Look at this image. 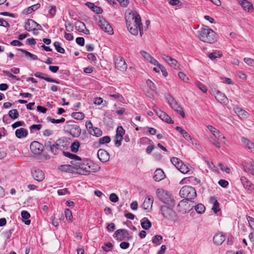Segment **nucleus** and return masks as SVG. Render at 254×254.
<instances>
[{"label": "nucleus", "instance_id": "a18cd8bd", "mask_svg": "<svg viewBox=\"0 0 254 254\" xmlns=\"http://www.w3.org/2000/svg\"><path fill=\"white\" fill-rule=\"evenodd\" d=\"M113 248V244L110 242L104 243V246L102 247V249L105 252L111 251Z\"/></svg>", "mask_w": 254, "mask_h": 254}, {"label": "nucleus", "instance_id": "f03ea898", "mask_svg": "<svg viewBox=\"0 0 254 254\" xmlns=\"http://www.w3.org/2000/svg\"><path fill=\"white\" fill-rule=\"evenodd\" d=\"M197 36L200 41L209 44L215 43L218 39L216 33L205 25H202L197 31Z\"/></svg>", "mask_w": 254, "mask_h": 254}, {"label": "nucleus", "instance_id": "ea45409f", "mask_svg": "<svg viewBox=\"0 0 254 254\" xmlns=\"http://www.w3.org/2000/svg\"><path fill=\"white\" fill-rule=\"evenodd\" d=\"M80 147V142L78 140L74 141L70 146V150L73 153H76Z\"/></svg>", "mask_w": 254, "mask_h": 254}, {"label": "nucleus", "instance_id": "aec40b11", "mask_svg": "<svg viewBox=\"0 0 254 254\" xmlns=\"http://www.w3.org/2000/svg\"><path fill=\"white\" fill-rule=\"evenodd\" d=\"M63 153L65 156L72 160L70 161V163L72 165L77 166V164H78L77 163L81 161V158L75 154H72L69 152L64 151L63 152Z\"/></svg>", "mask_w": 254, "mask_h": 254}, {"label": "nucleus", "instance_id": "de8ad7c7", "mask_svg": "<svg viewBox=\"0 0 254 254\" xmlns=\"http://www.w3.org/2000/svg\"><path fill=\"white\" fill-rule=\"evenodd\" d=\"M71 116L73 118L81 120L84 119V115L81 112H74L71 114Z\"/></svg>", "mask_w": 254, "mask_h": 254}, {"label": "nucleus", "instance_id": "6e6d98bb", "mask_svg": "<svg viewBox=\"0 0 254 254\" xmlns=\"http://www.w3.org/2000/svg\"><path fill=\"white\" fill-rule=\"evenodd\" d=\"M111 141V138L109 136H105L99 139V143L104 144L105 143H109Z\"/></svg>", "mask_w": 254, "mask_h": 254}, {"label": "nucleus", "instance_id": "3c124183", "mask_svg": "<svg viewBox=\"0 0 254 254\" xmlns=\"http://www.w3.org/2000/svg\"><path fill=\"white\" fill-rule=\"evenodd\" d=\"M171 162L177 169L183 162L182 161L176 157H172L171 159Z\"/></svg>", "mask_w": 254, "mask_h": 254}, {"label": "nucleus", "instance_id": "052dcab7", "mask_svg": "<svg viewBox=\"0 0 254 254\" xmlns=\"http://www.w3.org/2000/svg\"><path fill=\"white\" fill-rule=\"evenodd\" d=\"M64 214L66 218L68 219L70 222H71L72 218L71 211L69 209L66 208L64 210Z\"/></svg>", "mask_w": 254, "mask_h": 254}, {"label": "nucleus", "instance_id": "2f4dec72", "mask_svg": "<svg viewBox=\"0 0 254 254\" xmlns=\"http://www.w3.org/2000/svg\"><path fill=\"white\" fill-rule=\"evenodd\" d=\"M40 4L37 3L36 4L33 5L31 6H29V7L24 9L23 10L22 13H23V14H30V13H32V12L38 9L39 8H40Z\"/></svg>", "mask_w": 254, "mask_h": 254}, {"label": "nucleus", "instance_id": "864d4df0", "mask_svg": "<svg viewBox=\"0 0 254 254\" xmlns=\"http://www.w3.org/2000/svg\"><path fill=\"white\" fill-rule=\"evenodd\" d=\"M195 85L203 93H206L207 91V89L206 86L200 82L199 81H197L195 83Z\"/></svg>", "mask_w": 254, "mask_h": 254}, {"label": "nucleus", "instance_id": "9d476101", "mask_svg": "<svg viewBox=\"0 0 254 254\" xmlns=\"http://www.w3.org/2000/svg\"><path fill=\"white\" fill-rule=\"evenodd\" d=\"M114 237L120 241L125 239L130 240L132 238V236L129 235L128 231L126 229H119L117 230L115 232Z\"/></svg>", "mask_w": 254, "mask_h": 254}, {"label": "nucleus", "instance_id": "f257e3e1", "mask_svg": "<svg viewBox=\"0 0 254 254\" xmlns=\"http://www.w3.org/2000/svg\"><path fill=\"white\" fill-rule=\"evenodd\" d=\"M126 24L129 32L133 35L138 34V29L139 25H142L141 18L136 11L129 12L126 15Z\"/></svg>", "mask_w": 254, "mask_h": 254}, {"label": "nucleus", "instance_id": "4468645a", "mask_svg": "<svg viewBox=\"0 0 254 254\" xmlns=\"http://www.w3.org/2000/svg\"><path fill=\"white\" fill-rule=\"evenodd\" d=\"M240 181L245 188L249 193H254V185L246 177L242 176Z\"/></svg>", "mask_w": 254, "mask_h": 254}, {"label": "nucleus", "instance_id": "ddd939ff", "mask_svg": "<svg viewBox=\"0 0 254 254\" xmlns=\"http://www.w3.org/2000/svg\"><path fill=\"white\" fill-rule=\"evenodd\" d=\"M125 133V130L122 126H119L117 127L115 139V144L116 146L119 147L121 145L122 141Z\"/></svg>", "mask_w": 254, "mask_h": 254}, {"label": "nucleus", "instance_id": "4c0bfd02", "mask_svg": "<svg viewBox=\"0 0 254 254\" xmlns=\"http://www.w3.org/2000/svg\"><path fill=\"white\" fill-rule=\"evenodd\" d=\"M21 215L22 218L23 219L25 220V221H24V223L27 225H29L31 223V221L28 219L30 217V215L29 213L28 212H27V211L23 210L21 212Z\"/></svg>", "mask_w": 254, "mask_h": 254}, {"label": "nucleus", "instance_id": "1a4fd4ad", "mask_svg": "<svg viewBox=\"0 0 254 254\" xmlns=\"http://www.w3.org/2000/svg\"><path fill=\"white\" fill-rule=\"evenodd\" d=\"M98 25L105 32L110 35L113 34V30L112 26L104 18L100 17L98 21Z\"/></svg>", "mask_w": 254, "mask_h": 254}, {"label": "nucleus", "instance_id": "a878e982", "mask_svg": "<svg viewBox=\"0 0 254 254\" xmlns=\"http://www.w3.org/2000/svg\"><path fill=\"white\" fill-rule=\"evenodd\" d=\"M191 166L189 165L185 164L183 162L181 164L178 169L183 174L189 173L192 174V172L191 170Z\"/></svg>", "mask_w": 254, "mask_h": 254}, {"label": "nucleus", "instance_id": "13d9d810", "mask_svg": "<svg viewBox=\"0 0 254 254\" xmlns=\"http://www.w3.org/2000/svg\"><path fill=\"white\" fill-rule=\"evenodd\" d=\"M156 66H157L161 70V72H162V74L164 76L166 77L168 75V72L165 68V67L162 65L161 64H159L158 62L157 64H156Z\"/></svg>", "mask_w": 254, "mask_h": 254}, {"label": "nucleus", "instance_id": "473e14b6", "mask_svg": "<svg viewBox=\"0 0 254 254\" xmlns=\"http://www.w3.org/2000/svg\"><path fill=\"white\" fill-rule=\"evenodd\" d=\"M140 222L141 227L145 230H148L151 227V222L146 217L143 218Z\"/></svg>", "mask_w": 254, "mask_h": 254}, {"label": "nucleus", "instance_id": "5701e85b", "mask_svg": "<svg viewBox=\"0 0 254 254\" xmlns=\"http://www.w3.org/2000/svg\"><path fill=\"white\" fill-rule=\"evenodd\" d=\"M140 54L143 56V57L149 63L156 65V64H158V61L154 59L149 53L144 51H141L140 52Z\"/></svg>", "mask_w": 254, "mask_h": 254}, {"label": "nucleus", "instance_id": "49530a36", "mask_svg": "<svg viewBox=\"0 0 254 254\" xmlns=\"http://www.w3.org/2000/svg\"><path fill=\"white\" fill-rule=\"evenodd\" d=\"M8 115L9 117L13 120L17 119L19 117V113L16 109H12L9 111Z\"/></svg>", "mask_w": 254, "mask_h": 254}, {"label": "nucleus", "instance_id": "6e6552de", "mask_svg": "<svg viewBox=\"0 0 254 254\" xmlns=\"http://www.w3.org/2000/svg\"><path fill=\"white\" fill-rule=\"evenodd\" d=\"M44 146L46 150L51 152L54 155L57 154L60 149V146L57 143V141L55 143H53L50 140L46 141Z\"/></svg>", "mask_w": 254, "mask_h": 254}, {"label": "nucleus", "instance_id": "0eeeda50", "mask_svg": "<svg viewBox=\"0 0 254 254\" xmlns=\"http://www.w3.org/2000/svg\"><path fill=\"white\" fill-rule=\"evenodd\" d=\"M193 207V206H190L188 200L183 199L178 204L177 210L182 214H185L190 210Z\"/></svg>", "mask_w": 254, "mask_h": 254}, {"label": "nucleus", "instance_id": "4be33fe9", "mask_svg": "<svg viewBox=\"0 0 254 254\" xmlns=\"http://www.w3.org/2000/svg\"><path fill=\"white\" fill-rule=\"evenodd\" d=\"M153 203V197L147 196L145 198L142 203V207L144 209L146 210L147 211H149L152 208Z\"/></svg>", "mask_w": 254, "mask_h": 254}, {"label": "nucleus", "instance_id": "37998d69", "mask_svg": "<svg viewBox=\"0 0 254 254\" xmlns=\"http://www.w3.org/2000/svg\"><path fill=\"white\" fill-rule=\"evenodd\" d=\"M236 113L237 114L238 116L241 117V118H245L248 116V113L245 110L239 109L237 108L236 110Z\"/></svg>", "mask_w": 254, "mask_h": 254}, {"label": "nucleus", "instance_id": "dca6fc26", "mask_svg": "<svg viewBox=\"0 0 254 254\" xmlns=\"http://www.w3.org/2000/svg\"><path fill=\"white\" fill-rule=\"evenodd\" d=\"M115 65L116 68L120 71H125L127 67L124 59L121 57H118L115 59Z\"/></svg>", "mask_w": 254, "mask_h": 254}, {"label": "nucleus", "instance_id": "e2e57ef3", "mask_svg": "<svg viewBox=\"0 0 254 254\" xmlns=\"http://www.w3.org/2000/svg\"><path fill=\"white\" fill-rule=\"evenodd\" d=\"M146 84L152 91H155L156 89V86L154 83L151 80H150V79L147 80Z\"/></svg>", "mask_w": 254, "mask_h": 254}, {"label": "nucleus", "instance_id": "2eb2a0df", "mask_svg": "<svg viewBox=\"0 0 254 254\" xmlns=\"http://www.w3.org/2000/svg\"><path fill=\"white\" fill-rule=\"evenodd\" d=\"M160 56L172 67L175 69H178L179 64L176 60L164 54H160Z\"/></svg>", "mask_w": 254, "mask_h": 254}, {"label": "nucleus", "instance_id": "c756f323", "mask_svg": "<svg viewBox=\"0 0 254 254\" xmlns=\"http://www.w3.org/2000/svg\"><path fill=\"white\" fill-rule=\"evenodd\" d=\"M215 97L221 103H226L228 101V99L225 95L219 91L216 92Z\"/></svg>", "mask_w": 254, "mask_h": 254}, {"label": "nucleus", "instance_id": "c85d7f7f", "mask_svg": "<svg viewBox=\"0 0 254 254\" xmlns=\"http://www.w3.org/2000/svg\"><path fill=\"white\" fill-rule=\"evenodd\" d=\"M244 171L254 176V162H251L244 165Z\"/></svg>", "mask_w": 254, "mask_h": 254}, {"label": "nucleus", "instance_id": "79ce46f5", "mask_svg": "<svg viewBox=\"0 0 254 254\" xmlns=\"http://www.w3.org/2000/svg\"><path fill=\"white\" fill-rule=\"evenodd\" d=\"M75 27L77 30L81 32L85 29V24L81 21H78L75 23Z\"/></svg>", "mask_w": 254, "mask_h": 254}, {"label": "nucleus", "instance_id": "412c9836", "mask_svg": "<svg viewBox=\"0 0 254 254\" xmlns=\"http://www.w3.org/2000/svg\"><path fill=\"white\" fill-rule=\"evenodd\" d=\"M97 155L99 159L102 162H107L110 158L109 153L104 149H99L98 151Z\"/></svg>", "mask_w": 254, "mask_h": 254}, {"label": "nucleus", "instance_id": "58836bf2", "mask_svg": "<svg viewBox=\"0 0 254 254\" xmlns=\"http://www.w3.org/2000/svg\"><path fill=\"white\" fill-rule=\"evenodd\" d=\"M89 133L91 135L99 137L102 135V131L99 128L94 127L91 129H90Z\"/></svg>", "mask_w": 254, "mask_h": 254}, {"label": "nucleus", "instance_id": "6ab92c4d", "mask_svg": "<svg viewBox=\"0 0 254 254\" xmlns=\"http://www.w3.org/2000/svg\"><path fill=\"white\" fill-rule=\"evenodd\" d=\"M35 21L31 19H27L25 22L24 28L27 31H32L33 33L35 35L38 34V32H36L35 29Z\"/></svg>", "mask_w": 254, "mask_h": 254}, {"label": "nucleus", "instance_id": "e433bc0d", "mask_svg": "<svg viewBox=\"0 0 254 254\" xmlns=\"http://www.w3.org/2000/svg\"><path fill=\"white\" fill-rule=\"evenodd\" d=\"M175 129L181 134H182L186 140H187V139H189L190 136V135L182 127H175Z\"/></svg>", "mask_w": 254, "mask_h": 254}, {"label": "nucleus", "instance_id": "423d86ee", "mask_svg": "<svg viewBox=\"0 0 254 254\" xmlns=\"http://www.w3.org/2000/svg\"><path fill=\"white\" fill-rule=\"evenodd\" d=\"M160 211L165 219L173 221L176 220L177 214L171 207L165 205L161 206L160 208Z\"/></svg>", "mask_w": 254, "mask_h": 254}, {"label": "nucleus", "instance_id": "8fccbe9b", "mask_svg": "<svg viewBox=\"0 0 254 254\" xmlns=\"http://www.w3.org/2000/svg\"><path fill=\"white\" fill-rule=\"evenodd\" d=\"M187 140L191 143L192 145H193L196 148L199 149V147H200L198 142L196 140L192 138L191 136H190L189 139H187Z\"/></svg>", "mask_w": 254, "mask_h": 254}, {"label": "nucleus", "instance_id": "7c9ffc66", "mask_svg": "<svg viewBox=\"0 0 254 254\" xmlns=\"http://www.w3.org/2000/svg\"><path fill=\"white\" fill-rule=\"evenodd\" d=\"M27 130L24 128H20L15 131V135L18 138H22L26 137L27 136Z\"/></svg>", "mask_w": 254, "mask_h": 254}, {"label": "nucleus", "instance_id": "603ef678", "mask_svg": "<svg viewBox=\"0 0 254 254\" xmlns=\"http://www.w3.org/2000/svg\"><path fill=\"white\" fill-rule=\"evenodd\" d=\"M80 172V168L79 167L74 165H71V168H69V171H68V173H70L71 174H79Z\"/></svg>", "mask_w": 254, "mask_h": 254}, {"label": "nucleus", "instance_id": "b1692460", "mask_svg": "<svg viewBox=\"0 0 254 254\" xmlns=\"http://www.w3.org/2000/svg\"><path fill=\"white\" fill-rule=\"evenodd\" d=\"M69 132L73 137H77L81 134V129L78 126L76 125H70Z\"/></svg>", "mask_w": 254, "mask_h": 254}, {"label": "nucleus", "instance_id": "a19ab883", "mask_svg": "<svg viewBox=\"0 0 254 254\" xmlns=\"http://www.w3.org/2000/svg\"><path fill=\"white\" fill-rule=\"evenodd\" d=\"M222 53L219 51H215L208 55V57L212 60H214L216 58L221 57Z\"/></svg>", "mask_w": 254, "mask_h": 254}, {"label": "nucleus", "instance_id": "72a5a7b5", "mask_svg": "<svg viewBox=\"0 0 254 254\" xmlns=\"http://www.w3.org/2000/svg\"><path fill=\"white\" fill-rule=\"evenodd\" d=\"M43 74H44L42 73L38 72L34 74V76L35 77H38V78H40L41 79H43L48 82L56 83L57 84H59L60 83L59 81H58V80H57L55 79L50 78V77H44V76H42V75H43Z\"/></svg>", "mask_w": 254, "mask_h": 254}, {"label": "nucleus", "instance_id": "cd10ccee", "mask_svg": "<svg viewBox=\"0 0 254 254\" xmlns=\"http://www.w3.org/2000/svg\"><path fill=\"white\" fill-rule=\"evenodd\" d=\"M239 2L245 11L250 12L253 8V4L247 0H240Z\"/></svg>", "mask_w": 254, "mask_h": 254}, {"label": "nucleus", "instance_id": "f8f14e48", "mask_svg": "<svg viewBox=\"0 0 254 254\" xmlns=\"http://www.w3.org/2000/svg\"><path fill=\"white\" fill-rule=\"evenodd\" d=\"M168 103L170 107L183 118H185V114L182 107L177 103L176 101L172 97L168 99Z\"/></svg>", "mask_w": 254, "mask_h": 254}, {"label": "nucleus", "instance_id": "0e129e2a", "mask_svg": "<svg viewBox=\"0 0 254 254\" xmlns=\"http://www.w3.org/2000/svg\"><path fill=\"white\" fill-rule=\"evenodd\" d=\"M178 76L179 78L183 80L184 82H188L189 80V78L187 76L185 73L183 72H179L178 73Z\"/></svg>", "mask_w": 254, "mask_h": 254}, {"label": "nucleus", "instance_id": "c9c22d12", "mask_svg": "<svg viewBox=\"0 0 254 254\" xmlns=\"http://www.w3.org/2000/svg\"><path fill=\"white\" fill-rule=\"evenodd\" d=\"M242 141L251 152L254 153V143L246 138H243Z\"/></svg>", "mask_w": 254, "mask_h": 254}, {"label": "nucleus", "instance_id": "20e7f679", "mask_svg": "<svg viewBox=\"0 0 254 254\" xmlns=\"http://www.w3.org/2000/svg\"><path fill=\"white\" fill-rule=\"evenodd\" d=\"M77 164L76 166L80 168V172H78L80 175H86L91 172H95L99 169L96 165L91 162H83L81 159V161Z\"/></svg>", "mask_w": 254, "mask_h": 254}, {"label": "nucleus", "instance_id": "5fc2aeb1", "mask_svg": "<svg viewBox=\"0 0 254 254\" xmlns=\"http://www.w3.org/2000/svg\"><path fill=\"white\" fill-rule=\"evenodd\" d=\"M163 237L159 235H156L154 236L152 240V243L156 245H159L160 244V241L162 240Z\"/></svg>", "mask_w": 254, "mask_h": 254}, {"label": "nucleus", "instance_id": "bf43d9fd", "mask_svg": "<svg viewBox=\"0 0 254 254\" xmlns=\"http://www.w3.org/2000/svg\"><path fill=\"white\" fill-rule=\"evenodd\" d=\"M42 125L41 124L38 125H33L29 127L31 132H33L35 130H39L41 129Z\"/></svg>", "mask_w": 254, "mask_h": 254}, {"label": "nucleus", "instance_id": "9b49d317", "mask_svg": "<svg viewBox=\"0 0 254 254\" xmlns=\"http://www.w3.org/2000/svg\"><path fill=\"white\" fill-rule=\"evenodd\" d=\"M153 111L162 120L165 121L168 124H174V121L172 120L171 118L160 109L156 107H154L153 108Z\"/></svg>", "mask_w": 254, "mask_h": 254}, {"label": "nucleus", "instance_id": "393cba45", "mask_svg": "<svg viewBox=\"0 0 254 254\" xmlns=\"http://www.w3.org/2000/svg\"><path fill=\"white\" fill-rule=\"evenodd\" d=\"M165 177V175L163 171L161 169H157L154 173L153 179L155 181L159 182L162 180Z\"/></svg>", "mask_w": 254, "mask_h": 254}, {"label": "nucleus", "instance_id": "39448f33", "mask_svg": "<svg viewBox=\"0 0 254 254\" xmlns=\"http://www.w3.org/2000/svg\"><path fill=\"white\" fill-rule=\"evenodd\" d=\"M180 195L187 200H190L196 196V190L194 188L190 186H185L182 188L180 191Z\"/></svg>", "mask_w": 254, "mask_h": 254}, {"label": "nucleus", "instance_id": "69168bd1", "mask_svg": "<svg viewBox=\"0 0 254 254\" xmlns=\"http://www.w3.org/2000/svg\"><path fill=\"white\" fill-rule=\"evenodd\" d=\"M110 96L113 97L114 98L116 99H118L119 101H121L122 100L124 99L123 96L120 94L118 93H116L115 94H111V92L110 91Z\"/></svg>", "mask_w": 254, "mask_h": 254}, {"label": "nucleus", "instance_id": "bb28decb", "mask_svg": "<svg viewBox=\"0 0 254 254\" xmlns=\"http://www.w3.org/2000/svg\"><path fill=\"white\" fill-rule=\"evenodd\" d=\"M225 240V235L221 233L216 234L213 237V242L215 244L217 245H221L224 242Z\"/></svg>", "mask_w": 254, "mask_h": 254}, {"label": "nucleus", "instance_id": "f704fd0d", "mask_svg": "<svg viewBox=\"0 0 254 254\" xmlns=\"http://www.w3.org/2000/svg\"><path fill=\"white\" fill-rule=\"evenodd\" d=\"M210 201L213 204L212 209L215 213H217L220 210L219 208V203L214 196L210 197Z\"/></svg>", "mask_w": 254, "mask_h": 254}, {"label": "nucleus", "instance_id": "680f3d73", "mask_svg": "<svg viewBox=\"0 0 254 254\" xmlns=\"http://www.w3.org/2000/svg\"><path fill=\"white\" fill-rule=\"evenodd\" d=\"M213 135L218 141H221L222 139L225 138V136L218 130L214 133Z\"/></svg>", "mask_w": 254, "mask_h": 254}, {"label": "nucleus", "instance_id": "a211bd4d", "mask_svg": "<svg viewBox=\"0 0 254 254\" xmlns=\"http://www.w3.org/2000/svg\"><path fill=\"white\" fill-rule=\"evenodd\" d=\"M31 151L35 154H40L43 151V146L39 142L33 141L30 146Z\"/></svg>", "mask_w": 254, "mask_h": 254}, {"label": "nucleus", "instance_id": "7ed1b4c3", "mask_svg": "<svg viewBox=\"0 0 254 254\" xmlns=\"http://www.w3.org/2000/svg\"><path fill=\"white\" fill-rule=\"evenodd\" d=\"M156 194L159 199L162 202L166 203L170 207L175 205V200L171 193L162 189H157Z\"/></svg>", "mask_w": 254, "mask_h": 254}, {"label": "nucleus", "instance_id": "4d7b16f0", "mask_svg": "<svg viewBox=\"0 0 254 254\" xmlns=\"http://www.w3.org/2000/svg\"><path fill=\"white\" fill-rule=\"evenodd\" d=\"M69 168H71L70 165H62L58 167L59 170L64 172H67L69 171Z\"/></svg>", "mask_w": 254, "mask_h": 254}, {"label": "nucleus", "instance_id": "774afa93", "mask_svg": "<svg viewBox=\"0 0 254 254\" xmlns=\"http://www.w3.org/2000/svg\"><path fill=\"white\" fill-rule=\"evenodd\" d=\"M109 199L113 202H117L119 201L118 196L114 193H112L110 195Z\"/></svg>", "mask_w": 254, "mask_h": 254}, {"label": "nucleus", "instance_id": "09e8293b", "mask_svg": "<svg viewBox=\"0 0 254 254\" xmlns=\"http://www.w3.org/2000/svg\"><path fill=\"white\" fill-rule=\"evenodd\" d=\"M54 46L58 52L61 54L64 53L65 50L63 48L61 47V43L60 42H55L54 43Z\"/></svg>", "mask_w": 254, "mask_h": 254}, {"label": "nucleus", "instance_id": "c03bdc74", "mask_svg": "<svg viewBox=\"0 0 254 254\" xmlns=\"http://www.w3.org/2000/svg\"><path fill=\"white\" fill-rule=\"evenodd\" d=\"M195 210L198 214H202L205 212V207L201 203L198 204L194 207Z\"/></svg>", "mask_w": 254, "mask_h": 254}, {"label": "nucleus", "instance_id": "338daca9", "mask_svg": "<svg viewBox=\"0 0 254 254\" xmlns=\"http://www.w3.org/2000/svg\"><path fill=\"white\" fill-rule=\"evenodd\" d=\"M244 62L248 65L254 66V60L249 58H246L244 59Z\"/></svg>", "mask_w": 254, "mask_h": 254}, {"label": "nucleus", "instance_id": "f3484780", "mask_svg": "<svg viewBox=\"0 0 254 254\" xmlns=\"http://www.w3.org/2000/svg\"><path fill=\"white\" fill-rule=\"evenodd\" d=\"M31 174L33 179L38 182L43 181L45 178L44 173L39 169L32 168L31 169Z\"/></svg>", "mask_w": 254, "mask_h": 254}]
</instances>
